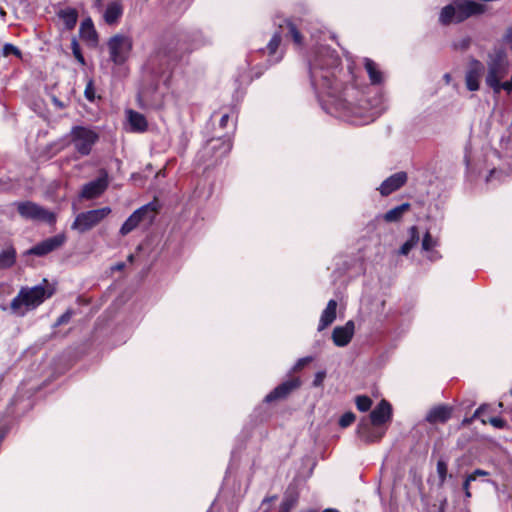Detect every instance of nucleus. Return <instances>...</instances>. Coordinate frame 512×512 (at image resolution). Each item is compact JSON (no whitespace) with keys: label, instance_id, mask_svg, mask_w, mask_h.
<instances>
[{"label":"nucleus","instance_id":"nucleus-28","mask_svg":"<svg viewBox=\"0 0 512 512\" xmlns=\"http://www.w3.org/2000/svg\"><path fill=\"white\" fill-rule=\"evenodd\" d=\"M15 262V250L12 248L5 249L0 254V269L11 267Z\"/></svg>","mask_w":512,"mask_h":512},{"label":"nucleus","instance_id":"nucleus-52","mask_svg":"<svg viewBox=\"0 0 512 512\" xmlns=\"http://www.w3.org/2000/svg\"><path fill=\"white\" fill-rule=\"evenodd\" d=\"M125 264L124 263H118L117 265H115L114 269L115 270H122L124 268Z\"/></svg>","mask_w":512,"mask_h":512},{"label":"nucleus","instance_id":"nucleus-44","mask_svg":"<svg viewBox=\"0 0 512 512\" xmlns=\"http://www.w3.org/2000/svg\"><path fill=\"white\" fill-rule=\"evenodd\" d=\"M276 499H277L276 496L267 497V498L263 499V501L261 503V508L263 509V511L268 512L270 510L271 503L274 502Z\"/></svg>","mask_w":512,"mask_h":512},{"label":"nucleus","instance_id":"nucleus-50","mask_svg":"<svg viewBox=\"0 0 512 512\" xmlns=\"http://www.w3.org/2000/svg\"><path fill=\"white\" fill-rule=\"evenodd\" d=\"M228 120H229V115L228 114H224L222 115L221 119H220V126L222 128L226 127L227 123H228Z\"/></svg>","mask_w":512,"mask_h":512},{"label":"nucleus","instance_id":"nucleus-53","mask_svg":"<svg viewBox=\"0 0 512 512\" xmlns=\"http://www.w3.org/2000/svg\"><path fill=\"white\" fill-rule=\"evenodd\" d=\"M474 420H475V419H472V416H471L470 418H466V419H464L463 423H464V424L469 425V424H471Z\"/></svg>","mask_w":512,"mask_h":512},{"label":"nucleus","instance_id":"nucleus-40","mask_svg":"<svg viewBox=\"0 0 512 512\" xmlns=\"http://www.w3.org/2000/svg\"><path fill=\"white\" fill-rule=\"evenodd\" d=\"M313 360V358L311 356H308V357H304V358H300L296 364L294 365L293 367V371L296 372V371H299L301 370L305 365H307L308 363H310L311 361Z\"/></svg>","mask_w":512,"mask_h":512},{"label":"nucleus","instance_id":"nucleus-25","mask_svg":"<svg viewBox=\"0 0 512 512\" xmlns=\"http://www.w3.org/2000/svg\"><path fill=\"white\" fill-rule=\"evenodd\" d=\"M410 209V204L409 203H403L397 207H394L392 209H390L389 211H387L383 216L382 218L386 221V222H397L399 221L403 214L405 212H407L408 210Z\"/></svg>","mask_w":512,"mask_h":512},{"label":"nucleus","instance_id":"nucleus-7","mask_svg":"<svg viewBox=\"0 0 512 512\" xmlns=\"http://www.w3.org/2000/svg\"><path fill=\"white\" fill-rule=\"evenodd\" d=\"M110 60L121 65L127 61L133 48V40L125 34H115L107 42Z\"/></svg>","mask_w":512,"mask_h":512},{"label":"nucleus","instance_id":"nucleus-20","mask_svg":"<svg viewBox=\"0 0 512 512\" xmlns=\"http://www.w3.org/2000/svg\"><path fill=\"white\" fill-rule=\"evenodd\" d=\"M482 65L475 61L469 71L466 73L465 82L468 90L476 91L479 89V78L481 75Z\"/></svg>","mask_w":512,"mask_h":512},{"label":"nucleus","instance_id":"nucleus-42","mask_svg":"<svg viewBox=\"0 0 512 512\" xmlns=\"http://www.w3.org/2000/svg\"><path fill=\"white\" fill-rule=\"evenodd\" d=\"M325 377H326V373L324 371L317 372L315 375V378L313 380V386H315V387L321 386Z\"/></svg>","mask_w":512,"mask_h":512},{"label":"nucleus","instance_id":"nucleus-14","mask_svg":"<svg viewBox=\"0 0 512 512\" xmlns=\"http://www.w3.org/2000/svg\"><path fill=\"white\" fill-rule=\"evenodd\" d=\"M373 426L367 417L362 418L358 424L357 434L366 443L378 441L382 438L384 432H380Z\"/></svg>","mask_w":512,"mask_h":512},{"label":"nucleus","instance_id":"nucleus-49","mask_svg":"<svg viewBox=\"0 0 512 512\" xmlns=\"http://www.w3.org/2000/svg\"><path fill=\"white\" fill-rule=\"evenodd\" d=\"M489 473L487 471L476 469L472 474H470L468 477H474V481L478 476H487Z\"/></svg>","mask_w":512,"mask_h":512},{"label":"nucleus","instance_id":"nucleus-8","mask_svg":"<svg viewBox=\"0 0 512 512\" xmlns=\"http://www.w3.org/2000/svg\"><path fill=\"white\" fill-rule=\"evenodd\" d=\"M110 213L111 209L109 207L79 213L72 223L71 228L77 230L79 233H84L99 224Z\"/></svg>","mask_w":512,"mask_h":512},{"label":"nucleus","instance_id":"nucleus-26","mask_svg":"<svg viewBox=\"0 0 512 512\" xmlns=\"http://www.w3.org/2000/svg\"><path fill=\"white\" fill-rule=\"evenodd\" d=\"M409 233L410 238L401 246L399 251L402 255H407L419 241V233L416 226H412Z\"/></svg>","mask_w":512,"mask_h":512},{"label":"nucleus","instance_id":"nucleus-32","mask_svg":"<svg viewBox=\"0 0 512 512\" xmlns=\"http://www.w3.org/2000/svg\"><path fill=\"white\" fill-rule=\"evenodd\" d=\"M447 470H448V467H447V463L440 459L438 462H437V474H438V477H439V484L440 486H442L447 478Z\"/></svg>","mask_w":512,"mask_h":512},{"label":"nucleus","instance_id":"nucleus-51","mask_svg":"<svg viewBox=\"0 0 512 512\" xmlns=\"http://www.w3.org/2000/svg\"><path fill=\"white\" fill-rule=\"evenodd\" d=\"M500 173H502V172H501V171H498V170H496V169L491 170V172H490L489 176L487 177V181H490V179H491L492 177H494L495 175H498V174H500Z\"/></svg>","mask_w":512,"mask_h":512},{"label":"nucleus","instance_id":"nucleus-13","mask_svg":"<svg viewBox=\"0 0 512 512\" xmlns=\"http://www.w3.org/2000/svg\"><path fill=\"white\" fill-rule=\"evenodd\" d=\"M301 385L299 378H293L286 382H283L266 395L265 401L272 402L275 400L283 399L288 396L293 390L297 389Z\"/></svg>","mask_w":512,"mask_h":512},{"label":"nucleus","instance_id":"nucleus-33","mask_svg":"<svg viewBox=\"0 0 512 512\" xmlns=\"http://www.w3.org/2000/svg\"><path fill=\"white\" fill-rule=\"evenodd\" d=\"M231 143L230 141H222L220 139L216 140L215 143L211 145V149L220 148L221 153L220 156L226 155L231 150Z\"/></svg>","mask_w":512,"mask_h":512},{"label":"nucleus","instance_id":"nucleus-46","mask_svg":"<svg viewBox=\"0 0 512 512\" xmlns=\"http://www.w3.org/2000/svg\"><path fill=\"white\" fill-rule=\"evenodd\" d=\"M503 40L510 46L512 50V27L506 30Z\"/></svg>","mask_w":512,"mask_h":512},{"label":"nucleus","instance_id":"nucleus-39","mask_svg":"<svg viewBox=\"0 0 512 512\" xmlns=\"http://www.w3.org/2000/svg\"><path fill=\"white\" fill-rule=\"evenodd\" d=\"M501 147L506 151V154L509 157H512V136H508L507 138H503L501 140Z\"/></svg>","mask_w":512,"mask_h":512},{"label":"nucleus","instance_id":"nucleus-6","mask_svg":"<svg viewBox=\"0 0 512 512\" xmlns=\"http://www.w3.org/2000/svg\"><path fill=\"white\" fill-rule=\"evenodd\" d=\"M159 204L156 200L145 204L135 210L128 219L123 223L120 228V234L122 236H126L134 229H136L141 222L146 221L147 223H152L155 219V216L158 212Z\"/></svg>","mask_w":512,"mask_h":512},{"label":"nucleus","instance_id":"nucleus-2","mask_svg":"<svg viewBox=\"0 0 512 512\" xmlns=\"http://www.w3.org/2000/svg\"><path fill=\"white\" fill-rule=\"evenodd\" d=\"M486 11V6L474 0H455L442 8L439 21L448 25L460 23L471 16L481 15Z\"/></svg>","mask_w":512,"mask_h":512},{"label":"nucleus","instance_id":"nucleus-55","mask_svg":"<svg viewBox=\"0 0 512 512\" xmlns=\"http://www.w3.org/2000/svg\"><path fill=\"white\" fill-rule=\"evenodd\" d=\"M133 260H134V256H133L132 254H131V255H129V256H128V261H129V262H133Z\"/></svg>","mask_w":512,"mask_h":512},{"label":"nucleus","instance_id":"nucleus-31","mask_svg":"<svg viewBox=\"0 0 512 512\" xmlns=\"http://www.w3.org/2000/svg\"><path fill=\"white\" fill-rule=\"evenodd\" d=\"M356 407L361 412L368 411L372 406V400L368 396L360 395L355 400Z\"/></svg>","mask_w":512,"mask_h":512},{"label":"nucleus","instance_id":"nucleus-30","mask_svg":"<svg viewBox=\"0 0 512 512\" xmlns=\"http://www.w3.org/2000/svg\"><path fill=\"white\" fill-rule=\"evenodd\" d=\"M297 502V497L293 494H287L285 495L280 508L279 512H290L291 509L295 506Z\"/></svg>","mask_w":512,"mask_h":512},{"label":"nucleus","instance_id":"nucleus-35","mask_svg":"<svg viewBox=\"0 0 512 512\" xmlns=\"http://www.w3.org/2000/svg\"><path fill=\"white\" fill-rule=\"evenodd\" d=\"M2 54L7 57L9 55H15L17 57H20L21 52L20 50L14 46L13 44L7 43L3 46Z\"/></svg>","mask_w":512,"mask_h":512},{"label":"nucleus","instance_id":"nucleus-23","mask_svg":"<svg viewBox=\"0 0 512 512\" xmlns=\"http://www.w3.org/2000/svg\"><path fill=\"white\" fill-rule=\"evenodd\" d=\"M79 33L82 39L92 43L97 42V32L90 18L81 22Z\"/></svg>","mask_w":512,"mask_h":512},{"label":"nucleus","instance_id":"nucleus-57","mask_svg":"<svg viewBox=\"0 0 512 512\" xmlns=\"http://www.w3.org/2000/svg\"><path fill=\"white\" fill-rule=\"evenodd\" d=\"M450 79V76L448 74L445 75V80L448 82Z\"/></svg>","mask_w":512,"mask_h":512},{"label":"nucleus","instance_id":"nucleus-47","mask_svg":"<svg viewBox=\"0 0 512 512\" xmlns=\"http://www.w3.org/2000/svg\"><path fill=\"white\" fill-rule=\"evenodd\" d=\"M472 481H474V477H467L463 483V489L465 491L466 497H468V498L471 496V493L469 491V485Z\"/></svg>","mask_w":512,"mask_h":512},{"label":"nucleus","instance_id":"nucleus-4","mask_svg":"<svg viewBox=\"0 0 512 512\" xmlns=\"http://www.w3.org/2000/svg\"><path fill=\"white\" fill-rule=\"evenodd\" d=\"M52 295V291L37 285L32 288H22L11 302L13 312L23 315L25 310L39 306L46 298Z\"/></svg>","mask_w":512,"mask_h":512},{"label":"nucleus","instance_id":"nucleus-16","mask_svg":"<svg viewBox=\"0 0 512 512\" xmlns=\"http://www.w3.org/2000/svg\"><path fill=\"white\" fill-rule=\"evenodd\" d=\"M406 181L407 174L405 172H397L382 182L379 191L381 195L387 196L402 187Z\"/></svg>","mask_w":512,"mask_h":512},{"label":"nucleus","instance_id":"nucleus-27","mask_svg":"<svg viewBox=\"0 0 512 512\" xmlns=\"http://www.w3.org/2000/svg\"><path fill=\"white\" fill-rule=\"evenodd\" d=\"M59 15L63 19L65 26L68 29L74 28L78 19V15L75 9L62 10Z\"/></svg>","mask_w":512,"mask_h":512},{"label":"nucleus","instance_id":"nucleus-10","mask_svg":"<svg viewBox=\"0 0 512 512\" xmlns=\"http://www.w3.org/2000/svg\"><path fill=\"white\" fill-rule=\"evenodd\" d=\"M65 241L66 236L64 234H58L38 243L37 245L32 247L28 251V253L37 256H44L61 247L65 243Z\"/></svg>","mask_w":512,"mask_h":512},{"label":"nucleus","instance_id":"nucleus-48","mask_svg":"<svg viewBox=\"0 0 512 512\" xmlns=\"http://www.w3.org/2000/svg\"><path fill=\"white\" fill-rule=\"evenodd\" d=\"M486 409V405H481L479 408L475 410V412L472 415V419H478L481 418L482 413Z\"/></svg>","mask_w":512,"mask_h":512},{"label":"nucleus","instance_id":"nucleus-5","mask_svg":"<svg viewBox=\"0 0 512 512\" xmlns=\"http://www.w3.org/2000/svg\"><path fill=\"white\" fill-rule=\"evenodd\" d=\"M70 143L74 149L82 156H87L91 153L93 146L99 140V134L85 126H74L69 134Z\"/></svg>","mask_w":512,"mask_h":512},{"label":"nucleus","instance_id":"nucleus-17","mask_svg":"<svg viewBox=\"0 0 512 512\" xmlns=\"http://www.w3.org/2000/svg\"><path fill=\"white\" fill-rule=\"evenodd\" d=\"M343 108L348 109L355 116L363 117L364 122L374 121L383 112V108H371L366 110L364 105H352L351 103L341 104Z\"/></svg>","mask_w":512,"mask_h":512},{"label":"nucleus","instance_id":"nucleus-54","mask_svg":"<svg viewBox=\"0 0 512 512\" xmlns=\"http://www.w3.org/2000/svg\"><path fill=\"white\" fill-rule=\"evenodd\" d=\"M53 102H54L57 106H59V107H61V108L63 107V104H62L60 101H58L56 98H53Z\"/></svg>","mask_w":512,"mask_h":512},{"label":"nucleus","instance_id":"nucleus-15","mask_svg":"<svg viewBox=\"0 0 512 512\" xmlns=\"http://www.w3.org/2000/svg\"><path fill=\"white\" fill-rule=\"evenodd\" d=\"M108 186L107 174L93 180L83 186L81 197L92 199L101 195Z\"/></svg>","mask_w":512,"mask_h":512},{"label":"nucleus","instance_id":"nucleus-9","mask_svg":"<svg viewBox=\"0 0 512 512\" xmlns=\"http://www.w3.org/2000/svg\"><path fill=\"white\" fill-rule=\"evenodd\" d=\"M17 209L19 214L26 219L41 221L47 224H54L56 221L55 213L30 201L19 203Z\"/></svg>","mask_w":512,"mask_h":512},{"label":"nucleus","instance_id":"nucleus-36","mask_svg":"<svg viewBox=\"0 0 512 512\" xmlns=\"http://www.w3.org/2000/svg\"><path fill=\"white\" fill-rule=\"evenodd\" d=\"M355 421V415L352 412H346L339 419V425L343 428L350 426Z\"/></svg>","mask_w":512,"mask_h":512},{"label":"nucleus","instance_id":"nucleus-43","mask_svg":"<svg viewBox=\"0 0 512 512\" xmlns=\"http://www.w3.org/2000/svg\"><path fill=\"white\" fill-rule=\"evenodd\" d=\"M85 97L90 100V101H93L94 100V87H93V83L92 81L88 82L86 88H85Z\"/></svg>","mask_w":512,"mask_h":512},{"label":"nucleus","instance_id":"nucleus-34","mask_svg":"<svg viewBox=\"0 0 512 512\" xmlns=\"http://www.w3.org/2000/svg\"><path fill=\"white\" fill-rule=\"evenodd\" d=\"M286 25L289 29V33L291 34L294 42L296 44H301L302 36H301L300 32L297 30L296 26L290 21H286Z\"/></svg>","mask_w":512,"mask_h":512},{"label":"nucleus","instance_id":"nucleus-41","mask_svg":"<svg viewBox=\"0 0 512 512\" xmlns=\"http://www.w3.org/2000/svg\"><path fill=\"white\" fill-rule=\"evenodd\" d=\"M72 317V312L70 310L66 311L64 314H62L56 321L55 325H62L67 323Z\"/></svg>","mask_w":512,"mask_h":512},{"label":"nucleus","instance_id":"nucleus-18","mask_svg":"<svg viewBox=\"0 0 512 512\" xmlns=\"http://www.w3.org/2000/svg\"><path fill=\"white\" fill-rule=\"evenodd\" d=\"M451 412H452V410L450 407L445 406V405H439V406L432 408L428 412V414L426 416V420L431 424L445 423L446 421H448L450 419Z\"/></svg>","mask_w":512,"mask_h":512},{"label":"nucleus","instance_id":"nucleus-56","mask_svg":"<svg viewBox=\"0 0 512 512\" xmlns=\"http://www.w3.org/2000/svg\"><path fill=\"white\" fill-rule=\"evenodd\" d=\"M280 59H281V56L275 57V58L273 59V62H278Z\"/></svg>","mask_w":512,"mask_h":512},{"label":"nucleus","instance_id":"nucleus-58","mask_svg":"<svg viewBox=\"0 0 512 512\" xmlns=\"http://www.w3.org/2000/svg\"><path fill=\"white\" fill-rule=\"evenodd\" d=\"M325 512H337V511H334V510H326Z\"/></svg>","mask_w":512,"mask_h":512},{"label":"nucleus","instance_id":"nucleus-3","mask_svg":"<svg viewBox=\"0 0 512 512\" xmlns=\"http://www.w3.org/2000/svg\"><path fill=\"white\" fill-rule=\"evenodd\" d=\"M508 73L509 61L505 51L502 49L495 50L489 55L487 62L486 85L489 86L494 93H500V85Z\"/></svg>","mask_w":512,"mask_h":512},{"label":"nucleus","instance_id":"nucleus-24","mask_svg":"<svg viewBox=\"0 0 512 512\" xmlns=\"http://www.w3.org/2000/svg\"><path fill=\"white\" fill-rule=\"evenodd\" d=\"M364 66L372 84H380L383 81L382 72L378 69L377 64L373 60L365 58Z\"/></svg>","mask_w":512,"mask_h":512},{"label":"nucleus","instance_id":"nucleus-22","mask_svg":"<svg viewBox=\"0 0 512 512\" xmlns=\"http://www.w3.org/2000/svg\"><path fill=\"white\" fill-rule=\"evenodd\" d=\"M123 14V7L119 2H112L108 4L104 12V20L107 24H116Z\"/></svg>","mask_w":512,"mask_h":512},{"label":"nucleus","instance_id":"nucleus-21","mask_svg":"<svg viewBox=\"0 0 512 512\" xmlns=\"http://www.w3.org/2000/svg\"><path fill=\"white\" fill-rule=\"evenodd\" d=\"M336 309L337 302L333 299L330 300L321 314L318 326L319 331H322L323 329H325L326 327L333 323V321L336 318Z\"/></svg>","mask_w":512,"mask_h":512},{"label":"nucleus","instance_id":"nucleus-11","mask_svg":"<svg viewBox=\"0 0 512 512\" xmlns=\"http://www.w3.org/2000/svg\"><path fill=\"white\" fill-rule=\"evenodd\" d=\"M355 325L352 320H349L343 326H337L334 328L332 332V340L334 344L338 347L347 346L353 335H354Z\"/></svg>","mask_w":512,"mask_h":512},{"label":"nucleus","instance_id":"nucleus-12","mask_svg":"<svg viewBox=\"0 0 512 512\" xmlns=\"http://www.w3.org/2000/svg\"><path fill=\"white\" fill-rule=\"evenodd\" d=\"M392 416L391 405L386 401L382 400L370 413L368 420L375 427L390 421Z\"/></svg>","mask_w":512,"mask_h":512},{"label":"nucleus","instance_id":"nucleus-37","mask_svg":"<svg viewBox=\"0 0 512 512\" xmlns=\"http://www.w3.org/2000/svg\"><path fill=\"white\" fill-rule=\"evenodd\" d=\"M481 422L483 424L489 422L492 426H494L495 428H499V429L504 428L506 425V422L502 418H499V417H491L488 420L481 418Z\"/></svg>","mask_w":512,"mask_h":512},{"label":"nucleus","instance_id":"nucleus-38","mask_svg":"<svg viewBox=\"0 0 512 512\" xmlns=\"http://www.w3.org/2000/svg\"><path fill=\"white\" fill-rule=\"evenodd\" d=\"M436 245L432 236L427 232L422 240V249L425 251L431 250Z\"/></svg>","mask_w":512,"mask_h":512},{"label":"nucleus","instance_id":"nucleus-19","mask_svg":"<svg viewBox=\"0 0 512 512\" xmlns=\"http://www.w3.org/2000/svg\"><path fill=\"white\" fill-rule=\"evenodd\" d=\"M127 120L130 131L138 133L146 131L148 124L143 114L130 109L127 111Z\"/></svg>","mask_w":512,"mask_h":512},{"label":"nucleus","instance_id":"nucleus-29","mask_svg":"<svg viewBox=\"0 0 512 512\" xmlns=\"http://www.w3.org/2000/svg\"><path fill=\"white\" fill-rule=\"evenodd\" d=\"M280 43H281V35H280V33L276 32L272 36L271 40L269 41V43L266 47V50L270 57H273L276 54V52L280 46Z\"/></svg>","mask_w":512,"mask_h":512},{"label":"nucleus","instance_id":"nucleus-1","mask_svg":"<svg viewBox=\"0 0 512 512\" xmlns=\"http://www.w3.org/2000/svg\"><path fill=\"white\" fill-rule=\"evenodd\" d=\"M340 64L335 52L322 50L310 64L311 84L317 94L336 97L339 83L336 80L335 70Z\"/></svg>","mask_w":512,"mask_h":512},{"label":"nucleus","instance_id":"nucleus-45","mask_svg":"<svg viewBox=\"0 0 512 512\" xmlns=\"http://www.w3.org/2000/svg\"><path fill=\"white\" fill-rule=\"evenodd\" d=\"M72 45H73V53H74L76 59L81 64H84V58H83V56H82V54H81V52H80V50L78 48V44L76 43V41H73Z\"/></svg>","mask_w":512,"mask_h":512}]
</instances>
